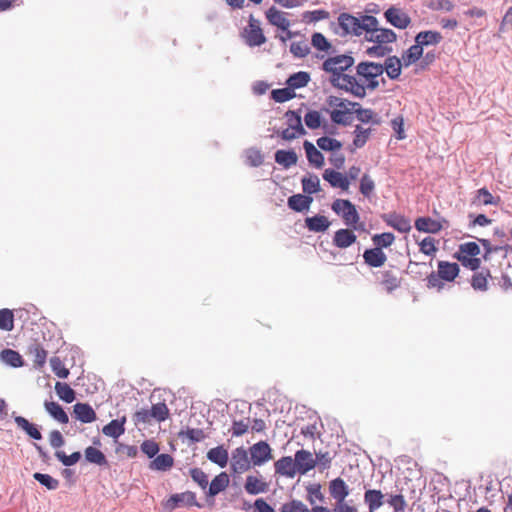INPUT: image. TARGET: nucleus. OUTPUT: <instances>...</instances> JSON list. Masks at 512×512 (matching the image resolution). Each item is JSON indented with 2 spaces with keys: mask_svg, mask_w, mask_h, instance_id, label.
I'll use <instances>...</instances> for the list:
<instances>
[{
  "mask_svg": "<svg viewBox=\"0 0 512 512\" xmlns=\"http://www.w3.org/2000/svg\"><path fill=\"white\" fill-rule=\"evenodd\" d=\"M380 283L388 292H392L400 287L401 279L393 270H383L380 272Z\"/></svg>",
  "mask_w": 512,
  "mask_h": 512,
  "instance_id": "bb28decb",
  "label": "nucleus"
},
{
  "mask_svg": "<svg viewBox=\"0 0 512 512\" xmlns=\"http://www.w3.org/2000/svg\"><path fill=\"white\" fill-rule=\"evenodd\" d=\"M415 228L420 232L435 234L442 229V225L430 217H419L415 220Z\"/></svg>",
  "mask_w": 512,
  "mask_h": 512,
  "instance_id": "cd10ccee",
  "label": "nucleus"
},
{
  "mask_svg": "<svg viewBox=\"0 0 512 512\" xmlns=\"http://www.w3.org/2000/svg\"><path fill=\"white\" fill-rule=\"evenodd\" d=\"M126 422V418L123 417L121 420L115 419L109 422L107 425H105L102 429V432L104 435L112 438H118L121 436L124 431V424Z\"/></svg>",
  "mask_w": 512,
  "mask_h": 512,
  "instance_id": "c9c22d12",
  "label": "nucleus"
},
{
  "mask_svg": "<svg viewBox=\"0 0 512 512\" xmlns=\"http://www.w3.org/2000/svg\"><path fill=\"white\" fill-rule=\"evenodd\" d=\"M14 328V315L9 309L0 310V329L4 331H11Z\"/></svg>",
  "mask_w": 512,
  "mask_h": 512,
  "instance_id": "6e6d98bb",
  "label": "nucleus"
},
{
  "mask_svg": "<svg viewBox=\"0 0 512 512\" xmlns=\"http://www.w3.org/2000/svg\"><path fill=\"white\" fill-rule=\"evenodd\" d=\"M489 270L480 271L473 274L471 278V286L475 290L486 291L488 288Z\"/></svg>",
  "mask_w": 512,
  "mask_h": 512,
  "instance_id": "49530a36",
  "label": "nucleus"
},
{
  "mask_svg": "<svg viewBox=\"0 0 512 512\" xmlns=\"http://www.w3.org/2000/svg\"><path fill=\"white\" fill-rule=\"evenodd\" d=\"M265 15L268 22L280 30H287L291 25L290 20L286 17V13L275 7L269 8Z\"/></svg>",
  "mask_w": 512,
  "mask_h": 512,
  "instance_id": "6ab92c4d",
  "label": "nucleus"
},
{
  "mask_svg": "<svg viewBox=\"0 0 512 512\" xmlns=\"http://www.w3.org/2000/svg\"><path fill=\"white\" fill-rule=\"evenodd\" d=\"M14 421L17 425V427L21 430H23L29 437H31L34 440H41L42 434L37 428V426L33 423H30L26 418L23 416H14Z\"/></svg>",
  "mask_w": 512,
  "mask_h": 512,
  "instance_id": "c85d7f7f",
  "label": "nucleus"
},
{
  "mask_svg": "<svg viewBox=\"0 0 512 512\" xmlns=\"http://www.w3.org/2000/svg\"><path fill=\"white\" fill-rule=\"evenodd\" d=\"M76 419L82 423H91L96 420V413L87 403H76L73 407Z\"/></svg>",
  "mask_w": 512,
  "mask_h": 512,
  "instance_id": "b1692460",
  "label": "nucleus"
},
{
  "mask_svg": "<svg viewBox=\"0 0 512 512\" xmlns=\"http://www.w3.org/2000/svg\"><path fill=\"white\" fill-rule=\"evenodd\" d=\"M29 354L33 358V365L35 368H42L47 360V351L39 344L34 343L29 347Z\"/></svg>",
  "mask_w": 512,
  "mask_h": 512,
  "instance_id": "4c0bfd02",
  "label": "nucleus"
},
{
  "mask_svg": "<svg viewBox=\"0 0 512 512\" xmlns=\"http://www.w3.org/2000/svg\"><path fill=\"white\" fill-rule=\"evenodd\" d=\"M420 251L427 255V256H434L436 252L438 251V248L436 246V240L433 237H425L420 243H419Z\"/></svg>",
  "mask_w": 512,
  "mask_h": 512,
  "instance_id": "13d9d810",
  "label": "nucleus"
},
{
  "mask_svg": "<svg viewBox=\"0 0 512 512\" xmlns=\"http://www.w3.org/2000/svg\"><path fill=\"white\" fill-rule=\"evenodd\" d=\"M423 54V48L415 42L409 49L402 54V61L405 67H408L417 62Z\"/></svg>",
  "mask_w": 512,
  "mask_h": 512,
  "instance_id": "ea45409f",
  "label": "nucleus"
},
{
  "mask_svg": "<svg viewBox=\"0 0 512 512\" xmlns=\"http://www.w3.org/2000/svg\"><path fill=\"white\" fill-rule=\"evenodd\" d=\"M363 24L365 25V39L367 41L383 45L393 43L397 39V35L393 30L388 28H379V22L374 16L364 15Z\"/></svg>",
  "mask_w": 512,
  "mask_h": 512,
  "instance_id": "39448f33",
  "label": "nucleus"
},
{
  "mask_svg": "<svg viewBox=\"0 0 512 512\" xmlns=\"http://www.w3.org/2000/svg\"><path fill=\"white\" fill-rule=\"evenodd\" d=\"M192 506L201 507L196 500V494L192 491L173 494L163 503L164 509L168 512H171L178 507Z\"/></svg>",
  "mask_w": 512,
  "mask_h": 512,
  "instance_id": "1a4fd4ad",
  "label": "nucleus"
},
{
  "mask_svg": "<svg viewBox=\"0 0 512 512\" xmlns=\"http://www.w3.org/2000/svg\"><path fill=\"white\" fill-rule=\"evenodd\" d=\"M312 202V198L302 194L292 195L288 199V206L294 211L302 212L307 210Z\"/></svg>",
  "mask_w": 512,
  "mask_h": 512,
  "instance_id": "58836bf2",
  "label": "nucleus"
},
{
  "mask_svg": "<svg viewBox=\"0 0 512 512\" xmlns=\"http://www.w3.org/2000/svg\"><path fill=\"white\" fill-rule=\"evenodd\" d=\"M207 458L221 468H224L229 460L228 451L223 446H217L207 452Z\"/></svg>",
  "mask_w": 512,
  "mask_h": 512,
  "instance_id": "473e14b6",
  "label": "nucleus"
},
{
  "mask_svg": "<svg viewBox=\"0 0 512 512\" xmlns=\"http://www.w3.org/2000/svg\"><path fill=\"white\" fill-rule=\"evenodd\" d=\"M268 483L261 477L249 475L246 478L244 489L250 495H257L268 491Z\"/></svg>",
  "mask_w": 512,
  "mask_h": 512,
  "instance_id": "5701e85b",
  "label": "nucleus"
},
{
  "mask_svg": "<svg viewBox=\"0 0 512 512\" xmlns=\"http://www.w3.org/2000/svg\"><path fill=\"white\" fill-rule=\"evenodd\" d=\"M384 16L387 22L398 29H406L411 24L410 16L400 8L390 7Z\"/></svg>",
  "mask_w": 512,
  "mask_h": 512,
  "instance_id": "ddd939ff",
  "label": "nucleus"
},
{
  "mask_svg": "<svg viewBox=\"0 0 512 512\" xmlns=\"http://www.w3.org/2000/svg\"><path fill=\"white\" fill-rule=\"evenodd\" d=\"M46 411L59 423L67 424L69 417L60 404L54 401H46L44 403Z\"/></svg>",
  "mask_w": 512,
  "mask_h": 512,
  "instance_id": "2f4dec72",
  "label": "nucleus"
},
{
  "mask_svg": "<svg viewBox=\"0 0 512 512\" xmlns=\"http://www.w3.org/2000/svg\"><path fill=\"white\" fill-rule=\"evenodd\" d=\"M281 512H309V510L301 501L293 500L285 503L281 508Z\"/></svg>",
  "mask_w": 512,
  "mask_h": 512,
  "instance_id": "774afa93",
  "label": "nucleus"
},
{
  "mask_svg": "<svg viewBox=\"0 0 512 512\" xmlns=\"http://www.w3.org/2000/svg\"><path fill=\"white\" fill-rule=\"evenodd\" d=\"M304 122L306 126L310 129H317L322 124V117L320 112L316 110H312L306 113L304 116Z\"/></svg>",
  "mask_w": 512,
  "mask_h": 512,
  "instance_id": "680f3d73",
  "label": "nucleus"
},
{
  "mask_svg": "<svg viewBox=\"0 0 512 512\" xmlns=\"http://www.w3.org/2000/svg\"><path fill=\"white\" fill-rule=\"evenodd\" d=\"M303 191L307 194H315L320 190V180L316 175H310L302 179Z\"/></svg>",
  "mask_w": 512,
  "mask_h": 512,
  "instance_id": "864d4df0",
  "label": "nucleus"
},
{
  "mask_svg": "<svg viewBox=\"0 0 512 512\" xmlns=\"http://www.w3.org/2000/svg\"><path fill=\"white\" fill-rule=\"evenodd\" d=\"M354 65V58L347 54H340L327 58L322 63V69L330 74V82L334 87L347 90L348 83L345 81L351 75L346 74L349 68Z\"/></svg>",
  "mask_w": 512,
  "mask_h": 512,
  "instance_id": "f03ea898",
  "label": "nucleus"
},
{
  "mask_svg": "<svg viewBox=\"0 0 512 512\" xmlns=\"http://www.w3.org/2000/svg\"><path fill=\"white\" fill-rule=\"evenodd\" d=\"M353 230L352 228L337 230L333 236V245L340 249H345L353 245L357 240V236Z\"/></svg>",
  "mask_w": 512,
  "mask_h": 512,
  "instance_id": "2eb2a0df",
  "label": "nucleus"
},
{
  "mask_svg": "<svg viewBox=\"0 0 512 512\" xmlns=\"http://www.w3.org/2000/svg\"><path fill=\"white\" fill-rule=\"evenodd\" d=\"M384 498L385 495L378 489H368L364 493V502L371 512H376L384 505Z\"/></svg>",
  "mask_w": 512,
  "mask_h": 512,
  "instance_id": "412c9836",
  "label": "nucleus"
},
{
  "mask_svg": "<svg viewBox=\"0 0 512 512\" xmlns=\"http://www.w3.org/2000/svg\"><path fill=\"white\" fill-rule=\"evenodd\" d=\"M310 81V75L308 72L300 71L292 74L288 80L287 85L292 90L305 87Z\"/></svg>",
  "mask_w": 512,
  "mask_h": 512,
  "instance_id": "37998d69",
  "label": "nucleus"
},
{
  "mask_svg": "<svg viewBox=\"0 0 512 512\" xmlns=\"http://www.w3.org/2000/svg\"><path fill=\"white\" fill-rule=\"evenodd\" d=\"M327 105L330 108V118L332 122L341 125H348L352 120V112L355 107L360 106L337 96H329L327 98Z\"/></svg>",
  "mask_w": 512,
  "mask_h": 512,
  "instance_id": "20e7f679",
  "label": "nucleus"
},
{
  "mask_svg": "<svg viewBox=\"0 0 512 512\" xmlns=\"http://www.w3.org/2000/svg\"><path fill=\"white\" fill-rule=\"evenodd\" d=\"M426 7L433 11H446L451 12L455 8L452 0H429Z\"/></svg>",
  "mask_w": 512,
  "mask_h": 512,
  "instance_id": "603ef678",
  "label": "nucleus"
},
{
  "mask_svg": "<svg viewBox=\"0 0 512 512\" xmlns=\"http://www.w3.org/2000/svg\"><path fill=\"white\" fill-rule=\"evenodd\" d=\"M34 479L44 485L49 490H55L59 486V481L48 474L35 473Z\"/></svg>",
  "mask_w": 512,
  "mask_h": 512,
  "instance_id": "0e129e2a",
  "label": "nucleus"
},
{
  "mask_svg": "<svg viewBox=\"0 0 512 512\" xmlns=\"http://www.w3.org/2000/svg\"><path fill=\"white\" fill-rule=\"evenodd\" d=\"M285 117L288 127L281 132V137L284 140H293L299 135L305 134L299 112L289 110L286 112Z\"/></svg>",
  "mask_w": 512,
  "mask_h": 512,
  "instance_id": "9d476101",
  "label": "nucleus"
},
{
  "mask_svg": "<svg viewBox=\"0 0 512 512\" xmlns=\"http://www.w3.org/2000/svg\"><path fill=\"white\" fill-rule=\"evenodd\" d=\"M402 65V59L397 56H389L382 65L383 72L385 71L387 76L392 80L398 79L401 75Z\"/></svg>",
  "mask_w": 512,
  "mask_h": 512,
  "instance_id": "393cba45",
  "label": "nucleus"
},
{
  "mask_svg": "<svg viewBox=\"0 0 512 512\" xmlns=\"http://www.w3.org/2000/svg\"><path fill=\"white\" fill-rule=\"evenodd\" d=\"M442 39L440 32L429 30L419 32L415 37V42L423 48V46L439 44Z\"/></svg>",
  "mask_w": 512,
  "mask_h": 512,
  "instance_id": "c756f323",
  "label": "nucleus"
},
{
  "mask_svg": "<svg viewBox=\"0 0 512 512\" xmlns=\"http://www.w3.org/2000/svg\"><path fill=\"white\" fill-rule=\"evenodd\" d=\"M395 241L394 234L390 232H385L381 234H375L372 237V242L375 245V247H379L380 250L383 248L390 247Z\"/></svg>",
  "mask_w": 512,
  "mask_h": 512,
  "instance_id": "8fccbe9b",
  "label": "nucleus"
},
{
  "mask_svg": "<svg viewBox=\"0 0 512 512\" xmlns=\"http://www.w3.org/2000/svg\"><path fill=\"white\" fill-rule=\"evenodd\" d=\"M55 391L66 403H72L75 400V392L67 383L56 382Z\"/></svg>",
  "mask_w": 512,
  "mask_h": 512,
  "instance_id": "09e8293b",
  "label": "nucleus"
},
{
  "mask_svg": "<svg viewBox=\"0 0 512 512\" xmlns=\"http://www.w3.org/2000/svg\"><path fill=\"white\" fill-rule=\"evenodd\" d=\"M241 37L249 47L261 46L267 41L260 21L255 19L253 15H250L248 25L243 28Z\"/></svg>",
  "mask_w": 512,
  "mask_h": 512,
  "instance_id": "0eeeda50",
  "label": "nucleus"
},
{
  "mask_svg": "<svg viewBox=\"0 0 512 512\" xmlns=\"http://www.w3.org/2000/svg\"><path fill=\"white\" fill-rule=\"evenodd\" d=\"M294 460L298 473L301 475L308 473L316 466V460L314 459L312 453L308 450H298L295 453Z\"/></svg>",
  "mask_w": 512,
  "mask_h": 512,
  "instance_id": "4468645a",
  "label": "nucleus"
},
{
  "mask_svg": "<svg viewBox=\"0 0 512 512\" xmlns=\"http://www.w3.org/2000/svg\"><path fill=\"white\" fill-rule=\"evenodd\" d=\"M363 259L368 266L378 268L385 264L387 256L379 247H374L364 251Z\"/></svg>",
  "mask_w": 512,
  "mask_h": 512,
  "instance_id": "4be33fe9",
  "label": "nucleus"
},
{
  "mask_svg": "<svg viewBox=\"0 0 512 512\" xmlns=\"http://www.w3.org/2000/svg\"><path fill=\"white\" fill-rule=\"evenodd\" d=\"M311 43L316 49L324 52H328L332 47L331 43L326 39V37L319 32H316L312 35Z\"/></svg>",
  "mask_w": 512,
  "mask_h": 512,
  "instance_id": "bf43d9fd",
  "label": "nucleus"
},
{
  "mask_svg": "<svg viewBox=\"0 0 512 512\" xmlns=\"http://www.w3.org/2000/svg\"><path fill=\"white\" fill-rule=\"evenodd\" d=\"M272 98L274 101L283 103L290 99H292L295 96L294 91L291 88H281V89H275L272 91Z\"/></svg>",
  "mask_w": 512,
  "mask_h": 512,
  "instance_id": "69168bd1",
  "label": "nucleus"
},
{
  "mask_svg": "<svg viewBox=\"0 0 512 512\" xmlns=\"http://www.w3.org/2000/svg\"><path fill=\"white\" fill-rule=\"evenodd\" d=\"M382 75V64L369 61L360 62L356 66V75H351L345 80L348 83L346 92L363 98L367 90L373 91L379 87L380 82H385Z\"/></svg>",
  "mask_w": 512,
  "mask_h": 512,
  "instance_id": "f257e3e1",
  "label": "nucleus"
},
{
  "mask_svg": "<svg viewBox=\"0 0 512 512\" xmlns=\"http://www.w3.org/2000/svg\"><path fill=\"white\" fill-rule=\"evenodd\" d=\"M85 459L89 463H93L99 466L107 464V459L102 451L99 449L89 446L84 451Z\"/></svg>",
  "mask_w": 512,
  "mask_h": 512,
  "instance_id": "79ce46f5",
  "label": "nucleus"
},
{
  "mask_svg": "<svg viewBox=\"0 0 512 512\" xmlns=\"http://www.w3.org/2000/svg\"><path fill=\"white\" fill-rule=\"evenodd\" d=\"M338 25L341 29V36H361L365 32L364 15L357 18L349 13H341L338 16Z\"/></svg>",
  "mask_w": 512,
  "mask_h": 512,
  "instance_id": "6e6552de",
  "label": "nucleus"
},
{
  "mask_svg": "<svg viewBox=\"0 0 512 512\" xmlns=\"http://www.w3.org/2000/svg\"><path fill=\"white\" fill-rule=\"evenodd\" d=\"M384 222L401 233H407L411 230V222L403 215L389 213L382 216Z\"/></svg>",
  "mask_w": 512,
  "mask_h": 512,
  "instance_id": "dca6fc26",
  "label": "nucleus"
},
{
  "mask_svg": "<svg viewBox=\"0 0 512 512\" xmlns=\"http://www.w3.org/2000/svg\"><path fill=\"white\" fill-rule=\"evenodd\" d=\"M249 452L253 466H261L272 459V449L265 441H260L252 445Z\"/></svg>",
  "mask_w": 512,
  "mask_h": 512,
  "instance_id": "f8f14e48",
  "label": "nucleus"
},
{
  "mask_svg": "<svg viewBox=\"0 0 512 512\" xmlns=\"http://www.w3.org/2000/svg\"><path fill=\"white\" fill-rule=\"evenodd\" d=\"M437 272H431L427 278V287L441 291L445 282H453L460 272L459 265L455 262L439 261Z\"/></svg>",
  "mask_w": 512,
  "mask_h": 512,
  "instance_id": "7ed1b4c3",
  "label": "nucleus"
},
{
  "mask_svg": "<svg viewBox=\"0 0 512 512\" xmlns=\"http://www.w3.org/2000/svg\"><path fill=\"white\" fill-rule=\"evenodd\" d=\"M150 414L154 420L162 422L168 418L169 409L165 403H157L151 407Z\"/></svg>",
  "mask_w": 512,
  "mask_h": 512,
  "instance_id": "4d7b16f0",
  "label": "nucleus"
},
{
  "mask_svg": "<svg viewBox=\"0 0 512 512\" xmlns=\"http://www.w3.org/2000/svg\"><path fill=\"white\" fill-rule=\"evenodd\" d=\"M1 360L15 368L23 366L22 356L15 350L4 349L0 354Z\"/></svg>",
  "mask_w": 512,
  "mask_h": 512,
  "instance_id": "c03bdc74",
  "label": "nucleus"
},
{
  "mask_svg": "<svg viewBox=\"0 0 512 512\" xmlns=\"http://www.w3.org/2000/svg\"><path fill=\"white\" fill-rule=\"evenodd\" d=\"M476 199L483 205H497L500 201L499 197H494L486 188L477 191Z\"/></svg>",
  "mask_w": 512,
  "mask_h": 512,
  "instance_id": "338daca9",
  "label": "nucleus"
},
{
  "mask_svg": "<svg viewBox=\"0 0 512 512\" xmlns=\"http://www.w3.org/2000/svg\"><path fill=\"white\" fill-rule=\"evenodd\" d=\"M332 210L341 216L344 224L354 230H363L364 224L360 223V215L356 206L347 199H336L331 206Z\"/></svg>",
  "mask_w": 512,
  "mask_h": 512,
  "instance_id": "423d86ee",
  "label": "nucleus"
},
{
  "mask_svg": "<svg viewBox=\"0 0 512 512\" xmlns=\"http://www.w3.org/2000/svg\"><path fill=\"white\" fill-rule=\"evenodd\" d=\"M230 479L226 472H221L208 485L207 496L214 497L224 491L229 485Z\"/></svg>",
  "mask_w": 512,
  "mask_h": 512,
  "instance_id": "a878e982",
  "label": "nucleus"
},
{
  "mask_svg": "<svg viewBox=\"0 0 512 512\" xmlns=\"http://www.w3.org/2000/svg\"><path fill=\"white\" fill-rule=\"evenodd\" d=\"M328 489L330 496L335 500V502L345 500L350 494L348 485L340 477L331 480L329 482Z\"/></svg>",
  "mask_w": 512,
  "mask_h": 512,
  "instance_id": "a211bd4d",
  "label": "nucleus"
},
{
  "mask_svg": "<svg viewBox=\"0 0 512 512\" xmlns=\"http://www.w3.org/2000/svg\"><path fill=\"white\" fill-rule=\"evenodd\" d=\"M303 146L308 161L315 167L321 168L324 165V157L322 153L309 141H305Z\"/></svg>",
  "mask_w": 512,
  "mask_h": 512,
  "instance_id": "f704fd0d",
  "label": "nucleus"
},
{
  "mask_svg": "<svg viewBox=\"0 0 512 512\" xmlns=\"http://www.w3.org/2000/svg\"><path fill=\"white\" fill-rule=\"evenodd\" d=\"M317 145L324 151H339L342 148L340 141L326 136L317 139Z\"/></svg>",
  "mask_w": 512,
  "mask_h": 512,
  "instance_id": "5fc2aeb1",
  "label": "nucleus"
},
{
  "mask_svg": "<svg viewBox=\"0 0 512 512\" xmlns=\"http://www.w3.org/2000/svg\"><path fill=\"white\" fill-rule=\"evenodd\" d=\"M50 365L52 368V371L59 377V378H67L69 375V370L65 367L62 360L54 356L50 359Z\"/></svg>",
  "mask_w": 512,
  "mask_h": 512,
  "instance_id": "e2e57ef3",
  "label": "nucleus"
},
{
  "mask_svg": "<svg viewBox=\"0 0 512 512\" xmlns=\"http://www.w3.org/2000/svg\"><path fill=\"white\" fill-rule=\"evenodd\" d=\"M356 113V117L360 122L363 123H373V124H379L380 120L378 119L376 113L371 109H364V108H356L354 109Z\"/></svg>",
  "mask_w": 512,
  "mask_h": 512,
  "instance_id": "3c124183",
  "label": "nucleus"
},
{
  "mask_svg": "<svg viewBox=\"0 0 512 512\" xmlns=\"http://www.w3.org/2000/svg\"><path fill=\"white\" fill-rule=\"evenodd\" d=\"M174 465V459L170 454H160L149 463V469L153 471H168Z\"/></svg>",
  "mask_w": 512,
  "mask_h": 512,
  "instance_id": "7c9ffc66",
  "label": "nucleus"
},
{
  "mask_svg": "<svg viewBox=\"0 0 512 512\" xmlns=\"http://www.w3.org/2000/svg\"><path fill=\"white\" fill-rule=\"evenodd\" d=\"M275 473L289 478L295 477L298 473L295 460L290 456H285L277 460L274 464Z\"/></svg>",
  "mask_w": 512,
  "mask_h": 512,
  "instance_id": "f3484780",
  "label": "nucleus"
},
{
  "mask_svg": "<svg viewBox=\"0 0 512 512\" xmlns=\"http://www.w3.org/2000/svg\"><path fill=\"white\" fill-rule=\"evenodd\" d=\"M251 459L244 447H238L232 452L230 467L234 474H243L251 468Z\"/></svg>",
  "mask_w": 512,
  "mask_h": 512,
  "instance_id": "9b49d317",
  "label": "nucleus"
},
{
  "mask_svg": "<svg viewBox=\"0 0 512 512\" xmlns=\"http://www.w3.org/2000/svg\"><path fill=\"white\" fill-rule=\"evenodd\" d=\"M372 129L364 128L361 125H356L354 129L353 146L354 149L362 148L365 146L371 136Z\"/></svg>",
  "mask_w": 512,
  "mask_h": 512,
  "instance_id": "a19ab883",
  "label": "nucleus"
},
{
  "mask_svg": "<svg viewBox=\"0 0 512 512\" xmlns=\"http://www.w3.org/2000/svg\"><path fill=\"white\" fill-rule=\"evenodd\" d=\"M297 160V154L293 150H278L275 153V161L286 169L295 165Z\"/></svg>",
  "mask_w": 512,
  "mask_h": 512,
  "instance_id": "e433bc0d",
  "label": "nucleus"
},
{
  "mask_svg": "<svg viewBox=\"0 0 512 512\" xmlns=\"http://www.w3.org/2000/svg\"><path fill=\"white\" fill-rule=\"evenodd\" d=\"M480 254V247L476 242H466L459 246L458 260L477 257Z\"/></svg>",
  "mask_w": 512,
  "mask_h": 512,
  "instance_id": "a18cd8bd",
  "label": "nucleus"
},
{
  "mask_svg": "<svg viewBox=\"0 0 512 512\" xmlns=\"http://www.w3.org/2000/svg\"><path fill=\"white\" fill-rule=\"evenodd\" d=\"M386 503L393 509L394 512H403L407 507V501L402 493L388 495Z\"/></svg>",
  "mask_w": 512,
  "mask_h": 512,
  "instance_id": "de8ad7c7",
  "label": "nucleus"
},
{
  "mask_svg": "<svg viewBox=\"0 0 512 512\" xmlns=\"http://www.w3.org/2000/svg\"><path fill=\"white\" fill-rule=\"evenodd\" d=\"M306 227L313 232H324L329 226L330 222L326 216L316 215L305 219Z\"/></svg>",
  "mask_w": 512,
  "mask_h": 512,
  "instance_id": "72a5a7b5",
  "label": "nucleus"
},
{
  "mask_svg": "<svg viewBox=\"0 0 512 512\" xmlns=\"http://www.w3.org/2000/svg\"><path fill=\"white\" fill-rule=\"evenodd\" d=\"M323 178L329 182L332 187L340 188L343 191H348L349 189L350 181L346 176L338 171L326 169L323 173Z\"/></svg>",
  "mask_w": 512,
  "mask_h": 512,
  "instance_id": "aec40b11",
  "label": "nucleus"
},
{
  "mask_svg": "<svg viewBox=\"0 0 512 512\" xmlns=\"http://www.w3.org/2000/svg\"><path fill=\"white\" fill-rule=\"evenodd\" d=\"M189 473L194 482H196L203 490L207 489L209 485L208 476L202 469L192 468Z\"/></svg>",
  "mask_w": 512,
  "mask_h": 512,
  "instance_id": "052dcab7",
  "label": "nucleus"
}]
</instances>
